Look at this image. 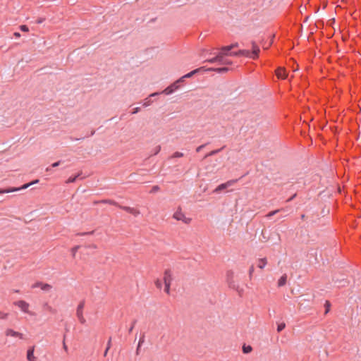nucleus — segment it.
Listing matches in <instances>:
<instances>
[{"instance_id": "6", "label": "nucleus", "mask_w": 361, "mask_h": 361, "mask_svg": "<svg viewBox=\"0 0 361 361\" xmlns=\"http://www.w3.org/2000/svg\"><path fill=\"white\" fill-rule=\"evenodd\" d=\"M5 335L6 336H11V337H16L20 339H23V334L22 333H20L18 331H16L12 329H7L5 331Z\"/></svg>"}, {"instance_id": "12", "label": "nucleus", "mask_w": 361, "mask_h": 361, "mask_svg": "<svg viewBox=\"0 0 361 361\" xmlns=\"http://www.w3.org/2000/svg\"><path fill=\"white\" fill-rule=\"evenodd\" d=\"M228 71V68L224 67V68H205V71H215L219 73H226Z\"/></svg>"}, {"instance_id": "2", "label": "nucleus", "mask_w": 361, "mask_h": 361, "mask_svg": "<svg viewBox=\"0 0 361 361\" xmlns=\"http://www.w3.org/2000/svg\"><path fill=\"white\" fill-rule=\"evenodd\" d=\"M163 280H164V283L165 285L164 291L167 294H169L170 286H171V281L173 280L172 273L170 270H166L164 271Z\"/></svg>"}, {"instance_id": "20", "label": "nucleus", "mask_w": 361, "mask_h": 361, "mask_svg": "<svg viewBox=\"0 0 361 361\" xmlns=\"http://www.w3.org/2000/svg\"><path fill=\"white\" fill-rule=\"evenodd\" d=\"M230 50H224L223 49V47L221 49V51L219 52L218 54H222V56H228V55H230V54H228V51Z\"/></svg>"}, {"instance_id": "42", "label": "nucleus", "mask_w": 361, "mask_h": 361, "mask_svg": "<svg viewBox=\"0 0 361 361\" xmlns=\"http://www.w3.org/2000/svg\"><path fill=\"white\" fill-rule=\"evenodd\" d=\"M13 35L16 37V38H18L20 37V34L19 32H14Z\"/></svg>"}, {"instance_id": "8", "label": "nucleus", "mask_w": 361, "mask_h": 361, "mask_svg": "<svg viewBox=\"0 0 361 361\" xmlns=\"http://www.w3.org/2000/svg\"><path fill=\"white\" fill-rule=\"evenodd\" d=\"M234 180H229L225 183H222L219 185L218 187L216 188V189L214 190V192L215 193H219L221 190L227 188L228 187L232 185L234 183Z\"/></svg>"}, {"instance_id": "31", "label": "nucleus", "mask_w": 361, "mask_h": 361, "mask_svg": "<svg viewBox=\"0 0 361 361\" xmlns=\"http://www.w3.org/2000/svg\"><path fill=\"white\" fill-rule=\"evenodd\" d=\"M104 203H109V204H114V205H116V202L112 201V200H103L102 201Z\"/></svg>"}, {"instance_id": "40", "label": "nucleus", "mask_w": 361, "mask_h": 361, "mask_svg": "<svg viewBox=\"0 0 361 361\" xmlns=\"http://www.w3.org/2000/svg\"><path fill=\"white\" fill-rule=\"evenodd\" d=\"M159 190V188L157 185L154 186L153 188H152V191L153 192L158 191Z\"/></svg>"}, {"instance_id": "49", "label": "nucleus", "mask_w": 361, "mask_h": 361, "mask_svg": "<svg viewBox=\"0 0 361 361\" xmlns=\"http://www.w3.org/2000/svg\"><path fill=\"white\" fill-rule=\"evenodd\" d=\"M268 47H269V45H266L265 49H268Z\"/></svg>"}, {"instance_id": "26", "label": "nucleus", "mask_w": 361, "mask_h": 361, "mask_svg": "<svg viewBox=\"0 0 361 361\" xmlns=\"http://www.w3.org/2000/svg\"><path fill=\"white\" fill-rule=\"evenodd\" d=\"M20 29L23 32H28L29 31L28 27L27 25H20Z\"/></svg>"}, {"instance_id": "44", "label": "nucleus", "mask_w": 361, "mask_h": 361, "mask_svg": "<svg viewBox=\"0 0 361 361\" xmlns=\"http://www.w3.org/2000/svg\"><path fill=\"white\" fill-rule=\"evenodd\" d=\"M159 93L158 92H154V93H152L149 95V97H156V95H158Z\"/></svg>"}, {"instance_id": "15", "label": "nucleus", "mask_w": 361, "mask_h": 361, "mask_svg": "<svg viewBox=\"0 0 361 361\" xmlns=\"http://www.w3.org/2000/svg\"><path fill=\"white\" fill-rule=\"evenodd\" d=\"M37 286L40 287V288L42 290H44V291H47V292L51 290V289L52 288V286L50 284H48V283H38Z\"/></svg>"}, {"instance_id": "23", "label": "nucleus", "mask_w": 361, "mask_h": 361, "mask_svg": "<svg viewBox=\"0 0 361 361\" xmlns=\"http://www.w3.org/2000/svg\"><path fill=\"white\" fill-rule=\"evenodd\" d=\"M183 157V154L182 152H176L172 155L173 158H178V157Z\"/></svg>"}, {"instance_id": "16", "label": "nucleus", "mask_w": 361, "mask_h": 361, "mask_svg": "<svg viewBox=\"0 0 361 361\" xmlns=\"http://www.w3.org/2000/svg\"><path fill=\"white\" fill-rule=\"evenodd\" d=\"M287 276L286 274H283L278 281V286L281 287L283 286L286 283Z\"/></svg>"}, {"instance_id": "7", "label": "nucleus", "mask_w": 361, "mask_h": 361, "mask_svg": "<svg viewBox=\"0 0 361 361\" xmlns=\"http://www.w3.org/2000/svg\"><path fill=\"white\" fill-rule=\"evenodd\" d=\"M35 346H31L28 348L26 352V358L27 361H37V357L35 356L34 352H35Z\"/></svg>"}, {"instance_id": "33", "label": "nucleus", "mask_w": 361, "mask_h": 361, "mask_svg": "<svg viewBox=\"0 0 361 361\" xmlns=\"http://www.w3.org/2000/svg\"><path fill=\"white\" fill-rule=\"evenodd\" d=\"M217 59H216V56H215V57H214L212 59H208L207 61L209 62V63H216L217 61Z\"/></svg>"}, {"instance_id": "28", "label": "nucleus", "mask_w": 361, "mask_h": 361, "mask_svg": "<svg viewBox=\"0 0 361 361\" xmlns=\"http://www.w3.org/2000/svg\"><path fill=\"white\" fill-rule=\"evenodd\" d=\"M78 248H79V246H75V247H73V248L71 249L72 255H73V257H75V254H76V252H77V251H78Z\"/></svg>"}, {"instance_id": "46", "label": "nucleus", "mask_w": 361, "mask_h": 361, "mask_svg": "<svg viewBox=\"0 0 361 361\" xmlns=\"http://www.w3.org/2000/svg\"><path fill=\"white\" fill-rule=\"evenodd\" d=\"M160 149H161L160 146L157 147V149H156V152H159Z\"/></svg>"}, {"instance_id": "5", "label": "nucleus", "mask_w": 361, "mask_h": 361, "mask_svg": "<svg viewBox=\"0 0 361 361\" xmlns=\"http://www.w3.org/2000/svg\"><path fill=\"white\" fill-rule=\"evenodd\" d=\"M83 307H84V304L83 303H80L78 306L77 312H76L77 317H78L80 322L81 324H84L86 322V320H85V317L83 316V312H82Z\"/></svg>"}, {"instance_id": "34", "label": "nucleus", "mask_w": 361, "mask_h": 361, "mask_svg": "<svg viewBox=\"0 0 361 361\" xmlns=\"http://www.w3.org/2000/svg\"><path fill=\"white\" fill-rule=\"evenodd\" d=\"M219 151V150H214V151H212V152H210L209 154H207L205 156V157H209V156H212V155H214V154H216Z\"/></svg>"}, {"instance_id": "36", "label": "nucleus", "mask_w": 361, "mask_h": 361, "mask_svg": "<svg viewBox=\"0 0 361 361\" xmlns=\"http://www.w3.org/2000/svg\"><path fill=\"white\" fill-rule=\"evenodd\" d=\"M155 284H156V286H157L158 288H161V282L159 280H157V281L155 282Z\"/></svg>"}, {"instance_id": "22", "label": "nucleus", "mask_w": 361, "mask_h": 361, "mask_svg": "<svg viewBox=\"0 0 361 361\" xmlns=\"http://www.w3.org/2000/svg\"><path fill=\"white\" fill-rule=\"evenodd\" d=\"M152 104V101L149 99V98H146L145 100H144V102H143V106L147 107L149 105H151Z\"/></svg>"}, {"instance_id": "14", "label": "nucleus", "mask_w": 361, "mask_h": 361, "mask_svg": "<svg viewBox=\"0 0 361 361\" xmlns=\"http://www.w3.org/2000/svg\"><path fill=\"white\" fill-rule=\"evenodd\" d=\"M200 71H205V67H200L199 68H197V69H195V70H194V71L187 73L186 75H185L184 76L182 77V79L190 78L193 75H195V73L200 72Z\"/></svg>"}, {"instance_id": "43", "label": "nucleus", "mask_w": 361, "mask_h": 361, "mask_svg": "<svg viewBox=\"0 0 361 361\" xmlns=\"http://www.w3.org/2000/svg\"><path fill=\"white\" fill-rule=\"evenodd\" d=\"M204 147V145H200L199 146L197 149H196V151L197 152H200L202 148Z\"/></svg>"}, {"instance_id": "4", "label": "nucleus", "mask_w": 361, "mask_h": 361, "mask_svg": "<svg viewBox=\"0 0 361 361\" xmlns=\"http://www.w3.org/2000/svg\"><path fill=\"white\" fill-rule=\"evenodd\" d=\"M14 305L19 307L21 311H23L25 313L30 314V312L29 310L30 305L25 300H18L15 302Z\"/></svg>"}, {"instance_id": "35", "label": "nucleus", "mask_w": 361, "mask_h": 361, "mask_svg": "<svg viewBox=\"0 0 361 361\" xmlns=\"http://www.w3.org/2000/svg\"><path fill=\"white\" fill-rule=\"evenodd\" d=\"M8 317V314L0 312V319H6Z\"/></svg>"}, {"instance_id": "3", "label": "nucleus", "mask_w": 361, "mask_h": 361, "mask_svg": "<svg viewBox=\"0 0 361 361\" xmlns=\"http://www.w3.org/2000/svg\"><path fill=\"white\" fill-rule=\"evenodd\" d=\"M38 182H39V180H35L31 183L24 184L20 188H11L6 189V190H0V194L9 193V192H12L18 191L20 190H24V189L29 188L30 185H32L35 183H37Z\"/></svg>"}, {"instance_id": "25", "label": "nucleus", "mask_w": 361, "mask_h": 361, "mask_svg": "<svg viewBox=\"0 0 361 361\" xmlns=\"http://www.w3.org/2000/svg\"><path fill=\"white\" fill-rule=\"evenodd\" d=\"M286 327V324L285 323H281L280 324L278 325V327H277V331L279 332L281 331L282 330H283Z\"/></svg>"}, {"instance_id": "27", "label": "nucleus", "mask_w": 361, "mask_h": 361, "mask_svg": "<svg viewBox=\"0 0 361 361\" xmlns=\"http://www.w3.org/2000/svg\"><path fill=\"white\" fill-rule=\"evenodd\" d=\"M78 176H75V177H70L67 180H66V183H73L75 181L76 178H77Z\"/></svg>"}, {"instance_id": "13", "label": "nucleus", "mask_w": 361, "mask_h": 361, "mask_svg": "<svg viewBox=\"0 0 361 361\" xmlns=\"http://www.w3.org/2000/svg\"><path fill=\"white\" fill-rule=\"evenodd\" d=\"M231 56H250V51L248 50H240L238 52H231L230 53Z\"/></svg>"}, {"instance_id": "11", "label": "nucleus", "mask_w": 361, "mask_h": 361, "mask_svg": "<svg viewBox=\"0 0 361 361\" xmlns=\"http://www.w3.org/2000/svg\"><path fill=\"white\" fill-rule=\"evenodd\" d=\"M276 75L279 78L285 79L287 77V73L283 68H279L276 71Z\"/></svg>"}, {"instance_id": "39", "label": "nucleus", "mask_w": 361, "mask_h": 361, "mask_svg": "<svg viewBox=\"0 0 361 361\" xmlns=\"http://www.w3.org/2000/svg\"><path fill=\"white\" fill-rule=\"evenodd\" d=\"M139 111H140V108L136 107L133 109V114H137V112H139Z\"/></svg>"}, {"instance_id": "41", "label": "nucleus", "mask_w": 361, "mask_h": 361, "mask_svg": "<svg viewBox=\"0 0 361 361\" xmlns=\"http://www.w3.org/2000/svg\"><path fill=\"white\" fill-rule=\"evenodd\" d=\"M93 233H94V231H90V232H87V233H81L80 235H92Z\"/></svg>"}, {"instance_id": "48", "label": "nucleus", "mask_w": 361, "mask_h": 361, "mask_svg": "<svg viewBox=\"0 0 361 361\" xmlns=\"http://www.w3.org/2000/svg\"><path fill=\"white\" fill-rule=\"evenodd\" d=\"M268 47H269V45H266L265 49H268Z\"/></svg>"}, {"instance_id": "1", "label": "nucleus", "mask_w": 361, "mask_h": 361, "mask_svg": "<svg viewBox=\"0 0 361 361\" xmlns=\"http://www.w3.org/2000/svg\"><path fill=\"white\" fill-rule=\"evenodd\" d=\"M173 218L177 221H180L185 224H189L192 221V219L187 217L182 212L181 208L178 207L173 214Z\"/></svg>"}, {"instance_id": "24", "label": "nucleus", "mask_w": 361, "mask_h": 361, "mask_svg": "<svg viewBox=\"0 0 361 361\" xmlns=\"http://www.w3.org/2000/svg\"><path fill=\"white\" fill-rule=\"evenodd\" d=\"M243 352L245 353H250L252 351V347L250 346V345H248V346H243Z\"/></svg>"}, {"instance_id": "45", "label": "nucleus", "mask_w": 361, "mask_h": 361, "mask_svg": "<svg viewBox=\"0 0 361 361\" xmlns=\"http://www.w3.org/2000/svg\"><path fill=\"white\" fill-rule=\"evenodd\" d=\"M43 21H44V19L39 18V20H37V23H42Z\"/></svg>"}, {"instance_id": "38", "label": "nucleus", "mask_w": 361, "mask_h": 361, "mask_svg": "<svg viewBox=\"0 0 361 361\" xmlns=\"http://www.w3.org/2000/svg\"><path fill=\"white\" fill-rule=\"evenodd\" d=\"M223 64L231 65V64H232V62L231 61L226 60V61H224Z\"/></svg>"}, {"instance_id": "18", "label": "nucleus", "mask_w": 361, "mask_h": 361, "mask_svg": "<svg viewBox=\"0 0 361 361\" xmlns=\"http://www.w3.org/2000/svg\"><path fill=\"white\" fill-rule=\"evenodd\" d=\"M216 56V59H218L216 62L223 64V62L224 61V56H222V54H217V55Z\"/></svg>"}, {"instance_id": "9", "label": "nucleus", "mask_w": 361, "mask_h": 361, "mask_svg": "<svg viewBox=\"0 0 361 361\" xmlns=\"http://www.w3.org/2000/svg\"><path fill=\"white\" fill-rule=\"evenodd\" d=\"M120 208H121L122 209L126 211L127 212H128L130 214H132L135 216H137L140 214V211L135 208H132V207H121V206H120Z\"/></svg>"}, {"instance_id": "47", "label": "nucleus", "mask_w": 361, "mask_h": 361, "mask_svg": "<svg viewBox=\"0 0 361 361\" xmlns=\"http://www.w3.org/2000/svg\"><path fill=\"white\" fill-rule=\"evenodd\" d=\"M268 47H269V45H266L265 49H268Z\"/></svg>"}, {"instance_id": "32", "label": "nucleus", "mask_w": 361, "mask_h": 361, "mask_svg": "<svg viewBox=\"0 0 361 361\" xmlns=\"http://www.w3.org/2000/svg\"><path fill=\"white\" fill-rule=\"evenodd\" d=\"M278 212H279V210H274V211H272V212H269V213L267 215V217H271V216H274V214H276Z\"/></svg>"}, {"instance_id": "10", "label": "nucleus", "mask_w": 361, "mask_h": 361, "mask_svg": "<svg viewBox=\"0 0 361 361\" xmlns=\"http://www.w3.org/2000/svg\"><path fill=\"white\" fill-rule=\"evenodd\" d=\"M252 55L250 56L252 59H257L258 57L259 53L260 51V49L259 47L255 44V42H252Z\"/></svg>"}, {"instance_id": "29", "label": "nucleus", "mask_w": 361, "mask_h": 361, "mask_svg": "<svg viewBox=\"0 0 361 361\" xmlns=\"http://www.w3.org/2000/svg\"><path fill=\"white\" fill-rule=\"evenodd\" d=\"M254 270H255L254 266L252 265L250 267V269H249V276H250V279L252 278V276L253 274Z\"/></svg>"}, {"instance_id": "37", "label": "nucleus", "mask_w": 361, "mask_h": 361, "mask_svg": "<svg viewBox=\"0 0 361 361\" xmlns=\"http://www.w3.org/2000/svg\"><path fill=\"white\" fill-rule=\"evenodd\" d=\"M60 163H61V161H56V162L52 164L51 166L56 167V166H59Z\"/></svg>"}, {"instance_id": "30", "label": "nucleus", "mask_w": 361, "mask_h": 361, "mask_svg": "<svg viewBox=\"0 0 361 361\" xmlns=\"http://www.w3.org/2000/svg\"><path fill=\"white\" fill-rule=\"evenodd\" d=\"M110 347H111V340H109V342H108L107 348H106V350H105L104 354V356L106 355V354L108 353V350H109Z\"/></svg>"}, {"instance_id": "17", "label": "nucleus", "mask_w": 361, "mask_h": 361, "mask_svg": "<svg viewBox=\"0 0 361 361\" xmlns=\"http://www.w3.org/2000/svg\"><path fill=\"white\" fill-rule=\"evenodd\" d=\"M267 259L266 258H261L258 260V267L259 269H264V267L267 265Z\"/></svg>"}, {"instance_id": "21", "label": "nucleus", "mask_w": 361, "mask_h": 361, "mask_svg": "<svg viewBox=\"0 0 361 361\" xmlns=\"http://www.w3.org/2000/svg\"><path fill=\"white\" fill-rule=\"evenodd\" d=\"M173 90L171 87H168L163 91V93H164L166 94H171L173 92Z\"/></svg>"}, {"instance_id": "19", "label": "nucleus", "mask_w": 361, "mask_h": 361, "mask_svg": "<svg viewBox=\"0 0 361 361\" xmlns=\"http://www.w3.org/2000/svg\"><path fill=\"white\" fill-rule=\"evenodd\" d=\"M238 47V44H233L230 46L223 47V49L224 50H231L232 49H233L234 47Z\"/></svg>"}]
</instances>
